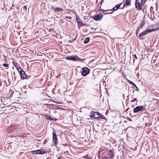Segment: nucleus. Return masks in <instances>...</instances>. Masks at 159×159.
I'll return each mask as SVG.
<instances>
[{
    "label": "nucleus",
    "instance_id": "nucleus-1",
    "mask_svg": "<svg viewBox=\"0 0 159 159\" xmlns=\"http://www.w3.org/2000/svg\"><path fill=\"white\" fill-rule=\"evenodd\" d=\"M159 30V27H157L156 28H152L151 29L150 28H148L145 31L143 32L142 33L139 34V37L140 39H142V38H141V37L148 34L150 33L152 31H157Z\"/></svg>",
    "mask_w": 159,
    "mask_h": 159
},
{
    "label": "nucleus",
    "instance_id": "nucleus-2",
    "mask_svg": "<svg viewBox=\"0 0 159 159\" xmlns=\"http://www.w3.org/2000/svg\"><path fill=\"white\" fill-rule=\"evenodd\" d=\"M146 1L143 2V0H135V6L137 9L138 11L142 10V6L143 3H145Z\"/></svg>",
    "mask_w": 159,
    "mask_h": 159
},
{
    "label": "nucleus",
    "instance_id": "nucleus-3",
    "mask_svg": "<svg viewBox=\"0 0 159 159\" xmlns=\"http://www.w3.org/2000/svg\"><path fill=\"white\" fill-rule=\"evenodd\" d=\"M82 71L81 75H82L83 76H85L89 73V69L86 67H83L82 68Z\"/></svg>",
    "mask_w": 159,
    "mask_h": 159
},
{
    "label": "nucleus",
    "instance_id": "nucleus-4",
    "mask_svg": "<svg viewBox=\"0 0 159 159\" xmlns=\"http://www.w3.org/2000/svg\"><path fill=\"white\" fill-rule=\"evenodd\" d=\"M20 75V76L21 79H25L26 77V75L25 73V72L22 70V69L20 68L17 69Z\"/></svg>",
    "mask_w": 159,
    "mask_h": 159
},
{
    "label": "nucleus",
    "instance_id": "nucleus-5",
    "mask_svg": "<svg viewBox=\"0 0 159 159\" xmlns=\"http://www.w3.org/2000/svg\"><path fill=\"white\" fill-rule=\"evenodd\" d=\"M91 116L95 119H98L102 118V116L103 117V116L99 112H94L91 115Z\"/></svg>",
    "mask_w": 159,
    "mask_h": 159
},
{
    "label": "nucleus",
    "instance_id": "nucleus-6",
    "mask_svg": "<svg viewBox=\"0 0 159 159\" xmlns=\"http://www.w3.org/2000/svg\"><path fill=\"white\" fill-rule=\"evenodd\" d=\"M51 9L53 10L55 13L57 12H60L61 11L62 12L63 10V9L61 8L53 7L52 6L51 7Z\"/></svg>",
    "mask_w": 159,
    "mask_h": 159
},
{
    "label": "nucleus",
    "instance_id": "nucleus-7",
    "mask_svg": "<svg viewBox=\"0 0 159 159\" xmlns=\"http://www.w3.org/2000/svg\"><path fill=\"white\" fill-rule=\"evenodd\" d=\"M144 109L143 106H139L137 107L134 110V113H137L140 111H143Z\"/></svg>",
    "mask_w": 159,
    "mask_h": 159
},
{
    "label": "nucleus",
    "instance_id": "nucleus-8",
    "mask_svg": "<svg viewBox=\"0 0 159 159\" xmlns=\"http://www.w3.org/2000/svg\"><path fill=\"white\" fill-rule=\"evenodd\" d=\"M52 134V142L54 143V145L56 146L58 143L57 135L53 133Z\"/></svg>",
    "mask_w": 159,
    "mask_h": 159
},
{
    "label": "nucleus",
    "instance_id": "nucleus-9",
    "mask_svg": "<svg viewBox=\"0 0 159 159\" xmlns=\"http://www.w3.org/2000/svg\"><path fill=\"white\" fill-rule=\"evenodd\" d=\"M32 152L34 154H42L44 153L45 152L44 151H43L42 150V149H39L35 151H32Z\"/></svg>",
    "mask_w": 159,
    "mask_h": 159
},
{
    "label": "nucleus",
    "instance_id": "nucleus-10",
    "mask_svg": "<svg viewBox=\"0 0 159 159\" xmlns=\"http://www.w3.org/2000/svg\"><path fill=\"white\" fill-rule=\"evenodd\" d=\"M102 14H99L96 16H93V18L96 20H100V19H102Z\"/></svg>",
    "mask_w": 159,
    "mask_h": 159
},
{
    "label": "nucleus",
    "instance_id": "nucleus-11",
    "mask_svg": "<svg viewBox=\"0 0 159 159\" xmlns=\"http://www.w3.org/2000/svg\"><path fill=\"white\" fill-rule=\"evenodd\" d=\"M77 56L76 55L74 56L73 57L70 56L66 57V59L69 60H72L73 61H76V60Z\"/></svg>",
    "mask_w": 159,
    "mask_h": 159
},
{
    "label": "nucleus",
    "instance_id": "nucleus-12",
    "mask_svg": "<svg viewBox=\"0 0 159 159\" xmlns=\"http://www.w3.org/2000/svg\"><path fill=\"white\" fill-rule=\"evenodd\" d=\"M122 4V3H121L120 4H117L114 7H113L112 10H113L114 11L117 10L120 7Z\"/></svg>",
    "mask_w": 159,
    "mask_h": 159
},
{
    "label": "nucleus",
    "instance_id": "nucleus-13",
    "mask_svg": "<svg viewBox=\"0 0 159 159\" xmlns=\"http://www.w3.org/2000/svg\"><path fill=\"white\" fill-rule=\"evenodd\" d=\"M129 83L130 84L132 85L133 86H134V87H135L137 89H136V90H137V91H139V89H138V88L136 86V84L134 83H133L132 81H130L129 82Z\"/></svg>",
    "mask_w": 159,
    "mask_h": 159
},
{
    "label": "nucleus",
    "instance_id": "nucleus-14",
    "mask_svg": "<svg viewBox=\"0 0 159 159\" xmlns=\"http://www.w3.org/2000/svg\"><path fill=\"white\" fill-rule=\"evenodd\" d=\"M46 117H47V119H49L50 120H54L56 121L57 120V119L56 118H55V117L51 118V116H46Z\"/></svg>",
    "mask_w": 159,
    "mask_h": 159
},
{
    "label": "nucleus",
    "instance_id": "nucleus-15",
    "mask_svg": "<svg viewBox=\"0 0 159 159\" xmlns=\"http://www.w3.org/2000/svg\"><path fill=\"white\" fill-rule=\"evenodd\" d=\"M145 21H142V23L139 26V27L138 28H139V29H140L141 28H143L144 26V25L145 24Z\"/></svg>",
    "mask_w": 159,
    "mask_h": 159
},
{
    "label": "nucleus",
    "instance_id": "nucleus-16",
    "mask_svg": "<svg viewBox=\"0 0 159 159\" xmlns=\"http://www.w3.org/2000/svg\"><path fill=\"white\" fill-rule=\"evenodd\" d=\"M131 2V1L130 0H126L125 2V3H126V5L129 6L131 5V4L130 2Z\"/></svg>",
    "mask_w": 159,
    "mask_h": 159
},
{
    "label": "nucleus",
    "instance_id": "nucleus-17",
    "mask_svg": "<svg viewBox=\"0 0 159 159\" xmlns=\"http://www.w3.org/2000/svg\"><path fill=\"white\" fill-rule=\"evenodd\" d=\"M90 38L87 37L85 38V39L84 40V43L86 44L88 43L89 40Z\"/></svg>",
    "mask_w": 159,
    "mask_h": 159
},
{
    "label": "nucleus",
    "instance_id": "nucleus-18",
    "mask_svg": "<svg viewBox=\"0 0 159 159\" xmlns=\"http://www.w3.org/2000/svg\"><path fill=\"white\" fill-rule=\"evenodd\" d=\"M108 154L111 157H112L114 156L113 155V153L112 151L111 150H110L109 151H108Z\"/></svg>",
    "mask_w": 159,
    "mask_h": 159
},
{
    "label": "nucleus",
    "instance_id": "nucleus-19",
    "mask_svg": "<svg viewBox=\"0 0 159 159\" xmlns=\"http://www.w3.org/2000/svg\"><path fill=\"white\" fill-rule=\"evenodd\" d=\"M76 19L77 21V23H80L81 22V20L79 18L78 16H76Z\"/></svg>",
    "mask_w": 159,
    "mask_h": 159
},
{
    "label": "nucleus",
    "instance_id": "nucleus-20",
    "mask_svg": "<svg viewBox=\"0 0 159 159\" xmlns=\"http://www.w3.org/2000/svg\"><path fill=\"white\" fill-rule=\"evenodd\" d=\"M84 59L80 58L79 57L77 56L76 60V61H80V62H83L84 61Z\"/></svg>",
    "mask_w": 159,
    "mask_h": 159
},
{
    "label": "nucleus",
    "instance_id": "nucleus-21",
    "mask_svg": "<svg viewBox=\"0 0 159 159\" xmlns=\"http://www.w3.org/2000/svg\"><path fill=\"white\" fill-rule=\"evenodd\" d=\"M79 24H78V27H81L82 26H83V23H82L80 22V23H79Z\"/></svg>",
    "mask_w": 159,
    "mask_h": 159
},
{
    "label": "nucleus",
    "instance_id": "nucleus-22",
    "mask_svg": "<svg viewBox=\"0 0 159 159\" xmlns=\"http://www.w3.org/2000/svg\"><path fill=\"white\" fill-rule=\"evenodd\" d=\"M2 65L5 67H8V65L7 64H3Z\"/></svg>",
    "mask_w": 159,
    "mask_h": 159
},
{
    "label": "nucleus",
    "instance_id": "nucleus-23",
    "mask_svg": "<svg viewBox=\"0 0 159 159\" xmlns=\"http://www.w3.org/2000/svg\"><path fill=\"white\" fill-rule=\"evenodd\" d=\"M139 29V28L138 27V28H137V30H136V34H137V33H138L139 31V29Z\"/></svg>",
    "mask_w": 159,
    "mask_h": 159
},
{
    "label": "nucleus",
    "instance_id": "nucleus-24",
    "mask_svg": "<svg viewBox=\"0 0 159 159\" xmlns=\"http://www.w3.org/2000/svg\"><path fill=\"white\" fill-rule=\"evenodd\" d=\"M103 159H110L109 157H103Z\"/></svg>",
    "mask_w": 159,
    "mask_h": 159
},
{
    "label": "nucleus",
    "instance_id": "nucleus-25",
    "mask_svg": "<svg viewBox=\"0 0 159 159\" xmlns=\"http://www.w3.org/2000/svg\"><path fill=\"white\" fill-rule=\"evenodd\" d=\"M146 5H145L143 6V8H142V10L143 9V11H144V10L145 8L146 7Z\"/></svg>",
    "mask_w": 159,
    "mask_h": 159
},
{
    "label": "nucleus",
    "instance_id": "nucleus-26",
    "mask_svg": "<svg viewBox=\"0 0 159 159\" xmlns=\"http://www.w3.org/2000/svg\"><path fill=\"white\" fill-rule=\"evenodd\" d=\"M65 18H67L69 19H71L72 18L70 16H66L65 17Z\"/></svg>",
    "mask_w": 159,
    "mask_h": 159
},
{
    "label": "nucleus",
    "instance_id": "nucleus-27",
    "mask_svg": "<svg viewBox=\"0 0 159 159\" xmlns=\"http://www.w3.org/2000/svg\"><path fill=\"white\" fill-rule=\"evenodd\" d=\"M126 5V3H125V4H124L123 7L122 8H121L120 9H123L125 7Z\"/></svg>",
    "mask_w": 159,
    "mask_h": 159
},
{
    "label": "nucleus",
    "instance_id": "nucleus-28",
    "mask_svg": "<svg viewBox=\"0 0 159 159\" xmlns=\"http://www.w3.org/2000/svg\"><path fill=\"white\" fill-rule=\"evenodd\" d=\"M23 9L25 10H26V9H27V7H26V6H24L23 7Z\"/></svg>",
    "mask_w": 159,
    "mask_h": 159
},
{
    "label": "nucleus",
    "instance_id": "nucleus-29",
    "mask_svg": "<svg viewBox=\"0 0 159 159\" xmlns=\"http://www.w3.org/2000/svg\"><path fill=\"white\" fill-rule=\"evenodd\" d=\"M137 100V98H134V100L133 101H132V102H134L135 101Z\"/></svg>",
    "mask_w": 159,
    "mask_h": 159
},
{
    "label": "nucleus",
    "instance_id": "nucleus-30",
    "mask_svg": "<svg viewBox=\"0 0 159 159\" xmlns=\"http://www.w3.org/2000/svg\"><path fill=\"white\" fill-rule=\"evenodd\" d=\"M103 2V0H102L101 2V3L102 4V3Z\"/></svg>",
    "mask_w": 159,
    "mask_h": 159
},
{
    "label": "nucleus",
    "instance_id": "nucleus-31",
    "mask_svg": "<svg viewBox=\"0 0 159 159\" xmlns=\"http://www.w3.org/2000/svg\"><path fill=\"white\" fill-rule=\"evenodd\" d=\"M85 23H83V26H85Z\"/></svg>",
    "mask_w": 159,
    "mask_h": 159
},
{
    "label": "nucleus",
    "instance_id": "nucleus-32",
    "mask_svg": "<svg viewBox=\"0 0 159 159\" xmlns=\"http://www.w3.org/2000/svg\"><path fill=\"white\" fill-rule=\"evenodd\" d=\"M57 159H61V158L60 157H59Z\"/></svg>",
    "mask_w": 159,
    "mask_h": 159
},
{
    "label": "nucleus",
    "instance_id": "nucleus-33",
    "mask_svg": "<svg viewBox=\"0 0 159 159\" xmlns=\"http://www.w3.org/2000/svg\"><path fill=\"white\" fill-rule=\"evenodd\" d=\"M135 55V58H136V59H137V57L136 56V55Z\"/></svg>",
    "mask_w": 159,
    "mask_h": 159
},
{
    "label": "nucleus",
    "instance_id": "nucleus-34",
    "mask_svg": "<svg viewBox=\"0 0 159 159\" xmlns=\"http://www.w3.org/2000/svg\"><path fill=\"white\" fill-rule=\"evenodd\" d=\"M112 10H107V11H112Z\"/></svg>",
    "mask_w": 159,
    "mask_h": 159
},
{
    "label": "nucleus",
    "instance_id": "nucleus-35",
    "mask_svg": "<svg viewBox=\"0 0 159 159\" xmlns=\"http://www.w3.org/2000/svg\"><path fill=\"white\" fill-rule=\"evenodd\" d=\"M113 13L112 12H110V14H111V13Z\"/></svg>",
    "mask_w": 159,
    "mask_h": 159
},
{
    "label": "nucleus",
    "instance_id": "nucleus-36",
    "mask_svg": "<svg viewBox=\"0 0 159 159\" xmlns=\"http://www.w3.org/2000/svg\"><path fill=\"white\" fill-rule=\"evenodd\" d=\"M113 13L112 12H110V14H111V13Z\"/></svg>",
    "mask_w": 159,
    "mask_h": 159
},
{
    "label": "nucleus",
    "instance_id": "nucleus-37",
    "mask_svg": "<svg viewBox=\"0 0 159 159\" xmlns=\"http://www.w3.org/2000/svg\"><path fill=\"white\" fill-rule=\"evenodd\" d=\"M135 92V91L134 90H133V93H134V92Z\"/></svg>",
    "mask_w": 159,
    "mask_h": 159
},
{
    "label": "nucleus",
    "instance_id": "nucleus-38",
    "mask_svg": "<svg viewBox=\"0 0 159 159\" xmlns=\"http://www.w3.org/2000/svg\"><path fill=\"white\" fill-rule=\"evenodd\" d=\"M97 2H98V0H97V1H96V3H97Z\"/></svg>",
    "mask_w": 159,
    "mask_h": 159
},
{
    "label": "nucleus",
    "instance_id": "nucleus-39",
    "mask_svg": "<svg viewBox=\"0 0 159 159\" xmlns=\"http://www.w3.org/2000/svg\"><path fill=\"white\" fill-rule=\"evenodd\" d=\"M152 27H153V25H151Z\"/></svg>",
    "mask_w": 159,
    "mask_h": 159
}]
</instances>
